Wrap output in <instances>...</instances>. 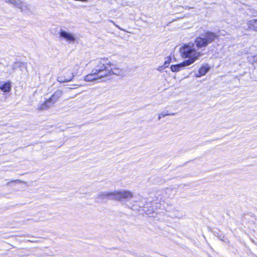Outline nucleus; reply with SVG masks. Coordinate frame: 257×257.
<instances>
[{"label":"nucleus","instance_id":"1","mask_svg":"<svg viewBox=\"0 0 257 257\" xmlns=\"http://www.w3.org/2000/svg\"><path fill=\"white\" fill-rule=\"evenodd\" d=\"M95 65L92 72L97 74L100 78L112 74L120 75L122 70L116 64L111 63L108 58L97 59L93 61Z\"/></svg>","mask_w":257,"mask_h":257},{"label":"nucleus","instance_id":"2","mask_svg":"<svg viewBox=\"0 0 257 257\" xmlns=\"http://www.w3.org/2000/svg\"><path fill=\"white\" fill-rule=\"evenodd\" d=\"M134 197L133 193L128 190H114L113 192L101 191L96 197V201L99 202L106 199L115 200L125 204L129 207L131 206L127 203L132 200Z\"/></svg>","mask_w":257,"mask_h":257},{"label":"nucleus","instance_id":"3","mask_svg":"<svg viewBox=\"0 0 257 257\" xmlns=\"http://www.w3.org/2000/svg\"><path fill=\"white\" fill-rule=\"evenodd\" d=\"M180 52L182 57L189 59L184 61V63L190 65L203 55L200 52H197L194 43L190 42L181 47Z\"/></svg>","mask_w":257,"mask_h":257},{"label":"nucleus","instance_id":"4","mask_svg":"<svg viewBox=\"0 0 257 257\" xmlns=\"http://www.w3.org/2000/svg\"><path fill=\"white\" fill-rule=\"evenodd\" d=\"M217 37V35L213 32L206 31L204 34L197 37L195 41L196 47L198 48L206 47Z\"/></svg>","mask_w":257,"mask_h":257},{"label":"nucleus","instance_id":"5","mask_svg":"<svg viewBox=\"0 0 257 257\" xmlns=\"http://www.w3.org/2000/svg\"><path fill=\"white\" fill-rule=\"evenodd\" d=\"M63 91L61 90H57L48 99L42 103L39 107L40 110H44L52 106L57 100L61 97Z\"/></svg>","mask_w":257,"mask_h":257},{"label":"nucleus","instance_id":"6","mask_svg":"<svg viewBox=\"0 0 257 257\" xmlns=\"http://www.w3.org/2000/svg\"><path fill=\"white\" fill-rule=\"evenodd\" d=\"M75 74L70 68L65 69L58 76L57 81L60 83H64L71 81L74 78Z\"/></svg>","mask_w":257,"mask_h":257},{"label":"nucleus","instance_id":"7","mask_svg":"<svg viewBox=\"0 0 257 257\" xmlns=\"http://www.w3.org/2000/svg\"><path fill=\"white\" fill-rule=\"evenodd\" d=\"M59 35L61 38H63L69 43H74L76 40L75 37L73 34L64 30H61Z\"/></svg>","mask_w":257,"mask_h":257},{"label":"nucleus","instance_id":"8","mask_svg":"<svg viewBox=\"0 0 257 257\" xmlns=\"http://www.w3.org/2000/svg\"><path fill=\"white\" fill-rule=\"evenodd\" d=\"M7 3H11L15 6L20 8L22 12L25 11V8H27L26 7V4L20 0H6Z\"/></svg>","mask_w":257,"mask_h":257},{"label":"nucleus","instance_id":"9","mask_svg":"<svg viewBox=\"0 0 257 257\" xmlns=\"http://www.w3.org/2000/svg\"><path fill=\"white\" fill-rule=\"evenodd\" d=\"M0 89L4 92H9L11 90V82L0 81Z\"/></svg>","mask_w":257,"mask_h":257},{"label":"nucleus","instance_id":"10","mask_svg":"<svg viewBox=\"0 0 257 257\" xmlns=\"http://www.w3.org/2000/svg\"><path fill=\"white\" fill-rule=\"evenodd\" d=\"M188 66H189V65H187V63H184V61L183 62L180 64L172 65L171 66V69L173 72H178L182 68Z\"/></svg>","mask_w":257,"mask_h":257},{"label":"nucleus","instance_id":"11","mask_svg":"<svg viewBox=\"0 0 257 257\" xmlns=\"http://www.w3.org/2000/svg\"><path fill=\"white\" fill-rule=\"evenodd\" d=\"M98 78H100L97 76L96 73H95L94 72L92 71V72L91 73L87 75L85 77L84 80L86 81L90 82V81H92L93 80L97 79Z\"/></svg>","mask_w":257,"mask_h":257},{"label":"nucleus","instance_id":"12","mask_svg":"<svg viewBox=\"0 0 257 257\" xmlns=\"http://www.w3.org/2000/svg\"><path fill=\"white\" fill-rule=\"evenodd\" d=\"M247 25L250 30L257 31V19H253L248 21Z\"/></svg>","mask_w":257,"mask_h":257},{"label":"nucleus","instance_id":"13","mask_svg":"<svg viewBox=\"0 0 257 257\" xmlns=\"http://www.w3.org/2000/svg\"><path fill=\"white\" fill-rule=\"evenodd\" d=\"M209 70L208 66H203L201 67L199 70L198 73L196 74L197 77H200L202 76L205 75Z\"/></svg>","mask_w":257,"mask_h":257},{"label":"nucleus","instance_id":"14","mask_svg":"<svg viewBox=\"0 0 257 257\" xmlns=\"http://www.w3.org/2000/svg\"><path fill=\"white\" fill-rule=\"evenodd\" d=\"M174 115V113H168L167 112H162V113H161L160 114H159V116H158V120H160V119L162 117H165L166 116H167V115Z\"/></svg>","mask_w":257,"mask_h":257},{"label":"nucleus","instance_id":"15","mask_svg":"<svg viewBox=\"0 0 257 257\" xmlns=\"http://www.w3.org/2000/svg\"><path fill=\"white\" fill-rule=\"evenodd\" d=\"M166 59V60H165L164 65H163V66L165 68L167 67L168 66L169 63H170V62L171 61V58L170 57H168Z\"/></svg>","mask_w":257,"mask_h":257},{"label":"nucleus","instance_id":"16","mask_svg":"<svg viewBox=\"0 0 257 257\" xmlns=\"http://www.w3.org/2000/svg\"><path fill=\"white\" fill-rule=\"evenodd\" d=\"M248 58L249 61L251 63L254 62H257V54L256 55L252 56L250 58Z\"/></svg>","mask_w":257,"mask_h":257},{"label":"nucleus","instance_id":"17","mask_svg":"<svg viewBox=\"0 0 257 257\" xmlns=\"http://www.w3.org/2000/svg\"><path fill=\"white\" fill-rule=\"evenodd\" d=\"M11 182H17V183H21L22 182V181L20 180H12L11 181Z\"/></svg>","mask_w":257,"mask_h":257},{"label":"nucleus","instance_id":"18","mask_svg":"<svg viewBox=\"0 0 257 257\" xmlns=\"http://www.w3.org/2000/svg\"><path fill=\"white\" fill-rule=\"evenodd\" d=\"M110 22L111 23H112L113 24H114V25H115V26H116V27H117L118 29H121L119 26H118L117 25H115V24L114 22L113 21L110 20Z\"/></svg>","mask_w":257,"mask_h":257},{"label":"nucleus","instance_id":"19","mask_svg":"<svg viewBox=\"0 0 257 257\" xmlns=\"http://www.w3.org/2000/svg\"><path fill=\"white\" fill-rule=\"evenodd\" d=\"M163 66L159 67L157 69V70H158V71H162V70L163 69Z\"/></svg>","mask_w":257,"mask_h":257}]
</instances>
